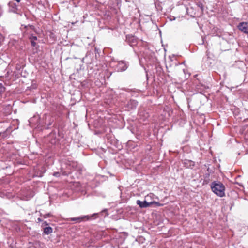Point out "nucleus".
<instances>
[{"mask_svg":"<svg viewBox=\"0 0 248 248\" xmlns=\"http://www.w3.org/2000/svg\"><path fill=\"white\" fill-rule=\"evenodd\" d=\"M184 164L186 167H191L194 166V163L190 160H186L184 162Z\"/></svg>","mask_w":248,"mask_h":248,"instance_id":"39448f33","label":"nucleus"},{"mask_svg":"<svg viewBox=\"0 0 248 248\" xmlns=\"http://www.w3.org/2000/svg\"><path fill=\"white\" fill-rule=\"evenodd\" d=\"M126 68H124L123 70H125Z\"/></svg>","mask_w":248,"mask_h":248,"instance_id":"9b49d317","label":"nucleus"},{"mask_svg":"<svg viewBox=\"0 0 248 248\" xmlns=\"http://www.w3.org/2000/svg\"><path fill=\"white\" fill-rule=\"evenodd\" d=\"M238 27L242 31L248 34V22L241 23L238 26Z\"/></svg>","mask_w":248,"mask_h":248,"instance_id":"7ed1b4c3","label":"nucleus"},{"mask_svg":"<svg viewBox=\"0 0 248 248\" xmlns=\"http://www.w3.org/2000/svg\"><path fill=\"white\" fill-rule=\"evenodd\" d=\"M153 194H150L149 195H147L145 197V200L143 201H141L140 200L137 201V203L139 205L141 208H146L151 204L154 203V202H148V199H152L153 197ZM155 204H158L157 202H155Z\"/></svg>","mask_w":248,"mask_h":248,"instance_id":"f03ea898","label":"nucleus"},{"mask_svg":"<svg viewBox=\"0 0 248 248\" xmlns=\"http://www.w3.org/2000/svg\"><path fill=\"white\" fill-rule=\"evenodd\" d=\"M30 40L32 46H34L36 45L35 41L37 40V37L34 36H31L30 37Z\"/></svg>","mask_w":248,"mask_h":248,"instance_id":"423d86ee","label":"nucleus"},{"mask_svg":"<svg viewBox=\"0 0 248 248\" xmlns=\"http://www.w3.org/2000/svg\"><path fill=\"white\" fill-rule=\"evenodd\" d=\"M212 190L214 193L219 197H223L225 195V187L220 182H214L211 185Z\"/></svg>","mask_w":248,"mask_h":248,"instance_id":"f257e3e1","label":"nucleus"},{"mask_svg":"<svg viewBox=\"0 0 248 248\" xmlns=\"http://www.w3.org/2000/svg\"><path fill=\"white\" fill-rule=\"evenodd\" d=\"M52 232V229L50 227H46L44 229V232L46 234H49Z\"/></svg>","mask_w":248,"mask_h":248,"instance_id":"20e7f679","label":"nucleus"},{"mask_svg":"<svg viewBox=\"0 0 248 248\" xmlns=\"http://www.w3.org/2000/svg\"><path fill=\"white\" fill-rule=\"evenodd\" d=\"M54 175L55 176H59V172H55L54 173Z\"/></svg>","mask_w":248,"mask_h":248,"instance_id":"1a4fd4ad","label":"nucleus"},{"mask_svg":"<svg viewBox=\"0 0 248 248\" xmlns=\"http://www.w3.org/2000/svg\"><path fill=\"white\" fill-rule=\"evenodd\" d=\"M80 220V219L79 218H71V220H73V221H76V220Z\"/></svg>","mask_w":248,"mask_h":248,"instance_id":"6e6552de","label":"nucleus"},{"mask_svg":"<svg viewBox=\"0 0 248 248\" xmlns=\"http://www.w3.org/2000/svg\"><path fill=\"white\" fill-rule=\"evenodd\" d=\"M151 199H148V202H150V200Z\"/></svg>","mask_w":248,"mask_h":248,"instance_id":"f8f14e48","label":"nucleus"},{"mask_svg":"<svg viewBox=\"0 0 248 248\" xmlns=\"http://www.w3.org/2000/svg\"><path fill=\"white\" fill-rule=\"evenodd\" d=\"M4 87L2 86V85L0 84V92H1L4 91Z\"/></svg>","mask_w":248,"mask_h":248,"instance_id":"0eeeda50","label":"nucleus"},{"mask_svg":"<svg viewBox=\"0 0 248 248\" xmlns=\"http://www.w3.org/2000/svg\"><path fill=\"white\" fill-rule=\"evenodd\" d=\"M134 104H136V102L134 101H132Z\"/></svg>","mask_w":248,"mask_h":248,"instance_id":"9d476101","label":"nucleus"}]
</instances>
